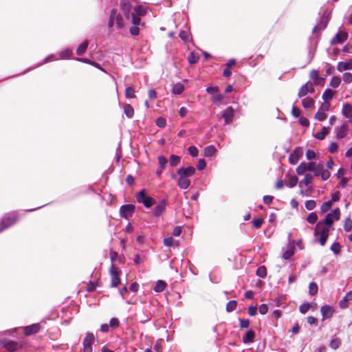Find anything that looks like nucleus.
Masks as SVG:
<instances>
[{
    "instance_id": "obj_1",
    "label": "nucleus",
    "mask_w": 352,
    "mask_h": 352,
    "mask_svg": "<svg viewBox=\"0 0 352 352\" xmlns=\"http://www.w3.org/2000/svg\"><path fill=\"white\" fill-rule=\"evenodd\" d=\"M331 229L324 225L323 223L318 221L316 223L314 230V236H320L318 242L321 246H324L329 238V232Z\"/></svg>"
},
{
    "instance_id": "obj_2",
    "label": "nucleus",
    "mask_w": 352,
    "mask_h": 352,
    "mask_svg": "<svg viewBox=\"0 0 352 352\" xmlns=\"http://www.w3.org/2000/svg\"><path fill=\"white\" fill-rule=\"evenodd\" d=\"M19 219L17 212L12 211L5 214L0 222V232L15 224Z\"/></svg>"
},
{
    "instance_id": "obj_3",
    "label": "nucleus",
    "mask_w": 352,
    "mask_h": 352,
    "mask_svg": "<svg viewBox=\"0 0 352 352\" xmlns=\"http://www.w3.org/2000/svg\"><path fill=\"white\" fill-rule=\"evenodd\" d=\"M1 344L9 352H15L19 349H22L26 344L24 341L16 342L9 339H3L1 341Z\"/></svg>"
},
{
    "instance_id": "obj_4",
    "label": "nucleus",
    "mask_w": 352,
    "mask_h": 352,
    "mask_svg": "<svg viewBox=\"0 0 352 352\" xmlns=\"http://www.w3.org/2000/svg\"><path fill=\"white\" fill-rule=\"evenodd\" d=\"M340 218V210L338 208L334 209L332 212L328 213L326 216L324 220L320 221V222H322L324 223V225H326L329 227V228H331V230L333 229V222L334 221H338Z\"/></svg>"
},
{
    "instance_id": "obj_5",
    "label": "nucleus",
    "mask_w": 352,
    "mask_h": 352,
    "mask_svg": "<svg viewBox=\"0 0 352 352\" xmlns=\"http://www.w3.org/2000/svg\"><path fill=\"white\" fill-rule=\"evenodd\" d=\"M136 200L138 203L142 204L146 208H151L155 204V201L153 198L146 196L145 189L142 190L137 194Z\"/></svg>"
},
{
    "instance_id": "obj_6",
    "label": "nucleus",
    "mask_w": 352,
    "mask_h": 352,
    "mask_svg": "<svg viewBox=\"0 0 352 352\" xmlns=\"http://www.w3.org/2000/svg\"><path fill=\"white\" fill-rule=\"evenodd\" d=\"M109 272L111 275V287H118V285H120V275L121 274V271L118 267H115L113 265H111Z\"/></svg>"
},
{
    "instance_id": "obj_7",
    "label": "nucleus",
    "mask_w": 352,
    "mask_h": 352,
    "mask_svg": "<svg viewBox=\"0 0 352 352\" xmlns=\"http://www.w3.org/2000/svg\"><path fill=\"white\" fill-rule=\"evenodd\" d=\"M135 206L133 204H126L122 205L120 208V215L128 219L129 217H132L133 214L135 212Z\"/></svg>"
},
{
    "instance_id": "obj_8",
    "label": "nucleus",
    "mask_w": 352,
    "mask_h": 352,
    "mask_svg": "<svg viewBox=\"0 0 352 352\" xmlns=\"http://www.w3.org/2000/svg\"><path fill=\"white\" fill-rule=\"evenodd\" d=\"M95 340L94 335L92 333H87L86 336L83 340V351L82 352H92V344Z\"/></svg>"
},
{
    "instance_id": "obj_9",
    "label": "nucleus",
    "mask_w": 352,
    "mask_h": 352,
    "mask_svg": "<svg viewBox=\"0 0 352 352\" xmlns=\"http://www.w3.org/2000/svg\"><path fill=\"white\" fill-rule=\"evenodd\" d=\"M348 38V33L345 30L339 31L331 40V45L341 44Z\"/></svg>"
},
{
    "instance_id": "obj_10",
    "label": "nucleus",
    "mask_w": 352,
    "mask_h": 352,
    "mask_svg": "<svg viewBox=\"0 0 352 352\" xmlns=\"http://www.w3.org/2000/svg\"><path fill=\"white\" fill-rule=\"evenodd\" d=\"M302 155V149L300 147L296 148L295 150L289 156V163L292 165L296 164Z\"/></svg>"
},
{
    "instance_id": "obj_11",
    "label": "nucleus",
    "mask_w": 352,
    "mask_h": 352,
    "mask_svg": "<svg viewBox=\"0 0 352 352\" xmlns=\"http://www.w3.org/2000/svg\"><path fill=\"white\" fill-rule=\"evenodd\" d=\"M320 312L322 316V320H324L325 319H329L332 317L334 309L331 306L325 305L320 308Z\"/></svg>"
},
{
    "instance_id": "obj_12",
    "label": "nucleus",
    "mask_w": 352,
    "mask_h": 352,
    "mask_svg": "<svg viewBox=\"0 0 352 352\" xmlns=\"http://www.w3.org/2000/svg\"><path fill=\"white\" fill-rule=\"evenodd\" d=\"M177 173L178 175H182L184 177H190L195 175V168L193 166H188L187 168H179Z\"/></svg>"
},
{
    "instance_id": "obj_13",
    "label": "nucleus",
    "mask_w": 352,
    "mask_h": 352,
    "mask_svg": "<svg viewBox=\"0 0 352 352\" xmlns=\"http://www.w3.org/2000/svg\"><path fill=\"white\" fill-rule=\"evenodd\" d=\"M166 205L167 203L165 199L161 200L153 210L154 216L157 217L162 215L166 209Z\"/></svg>"
},
{
    "instance_id": "obj_14",
    "label": "nucleus",
    "mask_w": 352,
    "mask_h": 352,
    "mask_svg": "<svg viewBox=\"0 0 352 352\" xmlns=\"http://www.w3.org/2000/svg\"><path fill=\"white\" fill-rule=\"evenodd\" d=\"M234 109L232 107L226 109L222 114V117L225 119V122L229 124L232 122L234 118Z\"/></svg>"
},
{
    "instance_id": "obj_15",
    "label": "nucleus",
    "mask_w": 352,
    "mask_h": 352,
    "mask_svg": "<svg viewBox=\"0 0 352 352\" xmlns=\"http://www.w3.org/2000/svg\"><path fill=\"white\" fill-rule=\"evenodd\" d=\"M41 329V325L38 323L33 324L24 327V333L26 336H31L38 333Z\"/></svg>"
},
{
    "instance_id": "obj_16",
    "label": "nucleus",
    "mask_w": 352,
    "mask_h": 352,
    "mask_svg": "<svg viewBox=\"0 0 352 352\" xmlns=\"http://www.w3.org/2000/svg\"><path fill=\"white\" fill-rule=\"evenodd\" d=\"M120 8L122 10L126 18H129L131 5L129 0H121Z\"/></svg>"
},
{
    "instance_id": "obj_17",
    "label": "nucleus",
    "mask_w": 352,
    "mask_h": 352,
    "mask_svg": "<svg viewBox=\"0 0 352 352\" xmlns=\"http://www.w3.org/2000/svg\"><path fill=\"white\" fill-rule=\"evenodd\" d=\"M111 11H115L114 22H116V26L118 29H122L124 26L123 17L121 14L118 12L117 9H112Z\"/></svg>"
},
{
    "instance_id": "obj_18",
    "label": "nucleus",
    "mask_w": 352,
    "mask_h": 352,
    "mask_svg": "<svg viewBox=\"0 0 352 352\" xmlns=\"http://www.w3.org/2000/svg\"><path fill=\"white\" fill-rule=\"evenodd\" d=\"M342 115L349 120H352V104L346 103L343 104L342 109Z\"/></svg>"
},
{
    "instance_id": "obj_19",
    "label": "nucleus",
    "mask_w": 352,
    "mask_h": 352,
    "mask_svg": "<svg viewBox=\"0 0 352 352\" xmlns=\"http://www.w3.org/2000/svg\"><path fill=\"white\" fill-rule=\"evenodd\" d=\"M179 179L177 181V185L182 189H187L190 185V181L187 177L179 175Z\"/></svg>"
},
{
    "instance_id": "obj_20",
    "label": "nucleus",
    "mask_w": 352,
    "mask_h": 352,
    "mask_svg": "<svg viewBox=\"0 0 352 352\" xmlns=\"http://www.w3.org/2000/svg\"><path fill=\"white\" fill-rule=\"evenodd\" d=\"M350 69H352V60L348 62H339L337 65V70L340 72Z\"/></svg>"
},
{
    "instance_id": "obj_21",
    "label": "nucleus",
    "mask_w": 352,
    "mask_h": 352,
    "mask_svg": "<svg viewBox=\"0 0 352 352\" xmlns=\"http://www.w3.org/2000/svg\"><path fill=\"white\" fill-rule=\"evenodd\" d=\"M254 338L255 332L252 329L248 330L245 335L243 337V342L245 344L252 343L254 342Z\"/></svg>"
},
{
    "instance_id": "obj_22",
    "label": "nucleus",
    "mask_w": 352,
    "mask_h": 352,
    "mask_svg": "<svg viewBox=\"0 0 352 352\" xmlns=\"http://www.w3.org/2000/svg\"><path fill=\"white\" fill-rule=\"evenodd\" d=\"M315 102L311 98H305L302 100V104L305 109H313L314 108Z\"/></svg>"
},
{
    "instance_id": "obj_23",
    "label": "nucleus",
    "mask_w": 352,
    "mask_h": 352,
    "mask_svg": "<svg viewBox=\"0 0 352 352\" xmlns=\"http://www.w3.org/2000/svg\"><path fill=\"white\" fill-rule=\"evenodd\" d=\"M89 43L87 41L82 42L77 48L76 54L78 56H82L87 50Z\"/></svg>"
},
{
    "instance_id": "obj_24",
    "label": "nucleus",
    "mask_w": 352,
    "mask_h": 352,
    "mask_svg": "<svg viewBox=\"0 0 352 352\" xmlns=\"http://www.w3.org/2000/svg\"><path fill=\"white\" fill-rule=\"evenodd\" d=\"M216 152L217 149L213 145L208 146L204 148L205 157H212L216 153Z\"/></svg>"
},
{
    "instance_id": "obj_25",
    "label": "nucleus",
    "mask_w": 352,
    "mask_h": 352,
    "mask_svg": "<svg viewBox=\"0 0 352 352\" xmlns=\"http://www.w3.org/2000/svg\"><path fill=\"white\" fill-rule=\"evenodd\" d=\"M199 59V54L196 53L195 52H190L188 57V61L191 65L197 63L198 62Z\"/></svg>"
},
{
    "instance_id": "obj_26",
    "label": "nucleus",
    "mask_w": 352,
    "mask_h": 352,
    "mask_svg": "<svg viewBox=\"0 0 352 352\" xmlns=\"http://www.w3.org/2000/svg\"><path fill=\"white\" fill-rule=\"evenodd\" d=\"M334 95V91L330 89H326L323 94H322V99L324 101H329L331 100Z\"/></svg>"
},
{
    "instance_id": "obj_27",
    "label": "nucleus",
    "mask_w": 352,
    "mask_h": 352,
    "mask_svg": "<svg viewBox=\"0 0 352 352\" xmlns=\"http://www.w3.org/2000/svg\"><path fill=\"white\" fill-rule=\"evenodd\" d=\"M184 90V86L183 84L178 82L173 85V93L174 94L179 95L181 94Z\"/></svg>"
},
{
    "instance_id": "obj_28",
    "label": "nucleus",
    "mask_w": 352,
    "mask_h": 352,
    "mask_svg": "<svg viewBox=\"0 0 352 352\" xmlns=\"http://www.w3.org/2000/svg\"><path fill=\"white\" fill-rule=\"evenodd\" d=\"M166 285V283L164 280H159L156 283L154 290L156 292H161L165 289Z\"/></svg>"
},
{
    "instance_id": "obj_29",
    "label": "nucleus",
    "mask_w": 352,
    "mask_h": 352,
    "mask_svg": "<svg viewBox=\"0 0 352 352\" xmlns=\"http://www.w3.org/2000/svg\"><path fill=\"white\" fill-rule=\"evenodd\" d=\"M131 14H135L137 16H143L146 15V10L142 6H138L134 8V12Z\"/></svg>"
},
{
    "instance_id": "obj_30",
    "label": "nucleus",
    "mask_w": 352,
    "mask_h": 352,
    "mask_svg": "<svg viewBox=\"0 0 352 352\" xmlns=\"http://www.w3.org/2000/svg\"><path fill=\"white\" fill-rule=\"evenodd\" d=\"M298 179L296 175H289L288 181L286 185L290 188H293L296 186Z\"/></svg>"
},
{
    "instance_id": "obj_31",
    "label": "nucleus",
    "mask_w": 352,
    "mask_h": 352,
    "mask_svg": "<svg viewBox=\"0 0 352 352\" xmlns=\"http://www.w3.org/2000/svg\"><path fill=\"white\" fill-rule=\"evenodd\" d=\"M348 126L346 124H342L337 132V138L339 139L343 138L346 134Z\"/></svg>"
},
{
    "instance_id": "obj_32",
    "label": "nucleus",
    "mask_w": 352,
    "mask_h": 352,
    "mask_svg": "<svg viewBox=\"0 0 352 352\" xmlns=\"http://www.w3.org/2000/svg\"><path fill=\"white\" fill-rule=\"evenodd\" d=\"M223 98L224 96L223 94L217 93L216 94H213L211 100L214 104L219 105Z\"/></svg>"
},
{
    "instance_id": "obj_33",
    "label": "nucleus",
    "mask_w": 352,
    "mask_h": 352,
    "mask_svg": "<svg viewBox=\"0 0 352 352\" xmlns=\"http://www.w3.org/2000/svg\"><path fill=\"white\" fill-rule=\"evenodd\" d=\"M124 111L125 115L129 118H131L133 116L134 114V110L132 106L129 104H126L124 107Z\"/></svg>"
},
{
    "instance_id": "obj_34",
    "label": "nucleus",
    "mask_w": 352,
    "mask_h": 352,
    "mask_svg": "<svg viewBox=\"0 0 352 352\" xmlns=\"http://www.w3.org/2000/svg\"><path fill=\"white\" fill-rule=\"evenodd\" d=\"M180 160H181V158L179 156L176 155H171L170 156V159H169L170 166L172 167H175V166H177L179 164V163L180 162Z\"/></svg>"
},
{
    "instance_id": "obj_35",
    "label": "nucleus",
    "mask_w": 352,
    "mask_h": 352,
    "mask_svg": "<svg viewBox=\"0 0 352 352\" xmlns=\"http://www.w3.org/2000/svg\"><path fill=\"white\" fill-rule=\"evenodd\" d=\"M318 285L315 282H311L309 285V294L311 296H314L318 293Z\"/></svg>"
},
{
    "instance_id": "obj_36",
    "label": "nucleus",
    "mask_w": 352,
    "mask_h": 352,
    "mask_svg": "<svg viewBox=\"0 0 352 352\" xmlns=\"http://www.w3.org/2000/svg\"><path fill=\"white\" fill-rule=\"evenodd\" d=\"M307 170V163L303 162H301L296 168V173L298 175H303Z\"/></svg>"
},
{
    "instance_id": "obj_37",
    "label": "nucleus",
    "mask_w": 352,
    "mask_h": 352,
    "mask_svg": "<svg viewBox=\"0 0 352 352\" xmlns=\"http://www.w3.org/2000/svg\"><path fill=\"white\" fill-rule=\"evenodd\" d=\"M328 133V129L326 127H323L321 131L316 133L315 138L318 140H322L325 138Z\"/></svg>"
},
{
    "instance_id": "obj_38",
    "label": "nucleus",
    "mask_w": 352,
    "mask_h": 352,
    "mask_svg": "<svg viewBox=\"0 0 352 352\" xmlns=\"http://www.w3.org/2000/svg\"><path fill=\"white\" fill-rule=\"evenodd\" d=\"M256 275L260 278H265L267 275V269L264 265L260 266L256 270Z\"/></svg>"
},
{
    "instance_id": "obj_39",
    "label": "nucleus",
    "mask_w": 352,
    "mask_h": 352,
    "mask_svg": "<svg viewBox=\"0 0 352 352\" xmlns=\"http://www.w3.org/2000/svg\"><path fill=\"white\" fill-rule=\"evenodd\" d=\"M307 94H308V87H307V85L306 82L305 84L302 85L301 87L300 88L298 93V96L299 98H302V97L305 96Z\"/></svg>"
},
{
    "instance_id": "obj_40",
    "label": "nucleus",
    "mask_w": 352,
    "mask_h": 352,
    "mask_svg": "<svg viewBox=\"0 0 352 352\" xmlns=\"http://www.w3.org/2000/svg\"><path fill=\"white\" fill-rule=\"evenodd\" d=\"M344 230L345 232H350L352 229V219L350 217H347L344 223Z\"/></svg>"
},
{
    "instance_id": "obj_41",
    "label": "nucleus",
    "mask_w": 352,
    "mask_h": 352,
    "mask_svg": "<svg viewBox=\"0 0 352 352\" xmlns=\"http://www.w3.org/2000/svg\"><path fill=\"white\" fill-rule=\"evenodd\" d=\"M340 82H341V79L340 77L333 76L331 78L329 84H330L331 87H332L333 88H336L340 85Z\"/></svg>"
},
{
    "instance_id": "obj_42",
    "label": "nucleus",
    "mask_w": 352,
    "mask_h": 352,
    "mask_svg": "<svg viewBox=\"0 0 352 352\" xmlns=\"http://www.w3.org/2000/svg\"><path fill=\"white\" fill-rule=\"evenodd\" d=\"M125 96L128 98H135L134 89L131 87H128L125 89Z\"/></svg>"
},
{
    "instance_id": "obj_43",
    "label": "nucleus",
    "mask_w": 352,
    "mask_h": 352,
    "mask_svg": "<svg viewBox=\"0 0 352 352\" xmlns=\"http://www.w3.org/2000/svg\"><path fill=\"white\" fill-rule=\"evenodd\" d=\"M317 220L318 215L316 212H311L307 217V221L311 224H314Z\"/></svg>"
},
{
    "instance_id": "obj_44",
    "label": "nucleus",
    "mask_w": 352,
    "mask_h": 352,
    "mask_svg": "<svg viewBox=\"0 0 352 352\" xmlns=\"http://www.w3.org/2000/svg\"><path fill=\"white\" fill-rule=\"evenodd\" d=\"M314 177L311 174L307 173L305 175L304 179H303V184L307 186L309 184H311L313 182Z\"/></svg>"
},
{
    "instance_id": "obj_45",
    "label": "nucleus",
    "mask_w": 352,
    "mask_h": 352,
    "mask_svg": "<svg viewBox=\"0 0 352 352\" xmlns=\"http://www.w3.org/2000/svg\"><path fill=\"white\" fill-rule=\"evenodd\" d=\"M237 302L236 300H230L226 305V310L228 312L234 311L236 308Z\"/></svg>"
},
{
    "instance_id": "obj_46",
    "label": "nucleus",
    "mask_w": 352,
    "mask_h": 352,
    "mask_svg": "<svg viewBox=\"0 0 352 352\" xmlns=\"http://www.w3.org/2000/svg\"><path fill=\"white\" fill-rule=\"evenodd\" d=\"M332 203L330 201L323 203L320 207V211L322 213L327 212L331 207Z\"/></svg>"
},
{
    "instance_id": "obj_47",
    "label": "nucleus",
    "mask_w": 352,
    "mask_h": 352,
    "mask_svg": "<svg viewBox=\"0 0 352 352\" xmlns=\"http://www.w3.org/2000/svg\"><path fill=\"white\" fill-rule=\"evenodd\" d=\"M327 114L325 112L318 110L316 113L315 114V118L318 119L320 121H324L327 119Z\"/></svg>"
},
{
    "instance_id": "obj_48",
    "label": "nucleus",
    "mask_w": 352,
    "mask_h": 352,
    "mask_svg": "<svg viewBox=\"0 0 352 352\" xmlns=\"http://www.w3.org/2000/svg\"><path fill=\"white\" fill-rule=\"evenodd\" d=\"M331 250L336 254H338L341 251V245L339 243L335 242L331 246Z\"/></svg>"
},
{
    "instance_id": "obj_49",
    "label": "nucleus",
    "mask_w": 352,
    "mask_h": 352,
    "mask_svg": "<svg viewBox=\"0 0 352 352\" xmlns=\"http://www.w3.org/2000/svg\"><path fill=\"white\" fill-rule=\"evenodd\" d=\"M252 223H253V226L255 228L258 229L262 226L263 223H264V220L262 218L254 219Z\"/></svg>"
},
{
    "instance_id": "obj_50",
    "label": "nucleus",
    "mask_w": 352,
    "mask_h": 352,
    "mask_svg": "<svg viewBox=\"0 0 352 352\" xmlns=\"http://www.w3.org/2000/svg\"><path fill=\"white\" fill-rule=\"evenodd\" d=\"M340 344H341L340 339V338H335V339H333V340H332L331 341L329 346L333 349H337L338 348H339Z\"/></svg>"
},
{
    "instance_id": "obj_51",
    "label": "nucleus",
    "mask_w": 352,
    "mask_h": 352,
    "mask_svg": "<svg viewBox=\"0 0 352 352\" xmlns=\"http://www.w3.org/2000/svg\"><path fill=\"white\" fill-rule=\"evenodd\" d=\"M316 206V203L314 200H308L305 202V208L308 210H311L314 209Z\"/></svg>"
},
{
    "instance_id": "obj_52",
    "label": "nucleus",
    "mask_w": 352,
    "mask_h": 352,
    "mask_svg": "<svg viewBox=\"0 0 352 352\" xmlns=\"http://www.w3.org/2000/svg\"><path fill=\"white\" fill-rule=\"evenodd\" d=\"M343 80L346 84H350L352 82V74L349 72H345L342 76Z\"/></svg>"
},
{
    "instance_id": "obj_53",
    "label": "nucleus",
    "mask_w": 352,
    "mask_h": 352,
    "mask_svg": "<svg viewBox=\"0 0 352 352\" xmlns=\"http://www.w3.org/2000/svg\"><path fill=\"white\" fill-rule=\"evenodd\" d=\"M349 300L346 298V296H344V297L339 302L340 307L342 309H346L349 307Z\"/></svg>"
},
{
    "instance_id": "obj_54",
    "label": "nucleus",
    "mask_w": 352,
    "mask_h": 352,
    "mask_svg": "<svg viewBox=\"0 0 352 352\" xmlns=\"http://www.w3.org/2000/svg\"><path fill=\"white\" fill-rule=\"evenodd\" d=\"M239 327L241 328H248L249 326H250V320L249 319H243V318H239Z\"/></svg>"
},
{
    "instance_id": "obj_55",
    "label": "nucleus",
    "mask_w": 352,
    "mask_h": 352,
    "mask_svg": "<svg viewBox=\"0 0 352 352\" xmlns=\"http://www.w3.org/2000/svg\"><path fill=\"white\" fill-rule=\"evenodd\" d=\"M131 22L133 25H140L141 24V16L135 15V14H131Z\"/></svg>"
},
{
    "instance_id": "obj_56",
    "label": "nucleus",
    "mask_w": 352,
    "mask_h": 352,
    "mask_svg": "<svg viewBox=\"0 0 352 352\" xmlns=\"http://www.w3.org/2000/svg\"><path fill=\"white\" fill-rule=\"evenodd\" d=\"M294 250L292 248H290L284 252V253L283 254V258L285 260H288L294 255Z\"/></svg>"
},
{
    "instance_id": "obj_57",
    "label": "nucleus",
    "mask_w": 352,
    "mask_h": 352,
    "mask_svg": "<svg viewBox=\"0 0 352 352\" xmlns=\"http://www.w3.org/2000/svg\"><path fill=\"white\" fill-rule=\"evenodd\" d=\"M158 159V162H159V164H160V168H164L166 165L167 164V159L163 156V155H160L157 157Z\"/></svg>"
},
{
    "instance_id": "obj_58",
    "label": "nucleus",
    "mask_w": 352,
    "mask_h": 352,
    "mask_svg": "<svg viewBox=\"0 0 352 352\" xmlns=\"http://www.w3.org/2000/svg\"><path fill=\"white\" fill-rule=\"evenodd\" d=\"M305 156L308 160H311L316 158V153L314 152V151L308 149L306 151Z\"/></svg>"
},
{
    "instance_id": "obj_59",
    "label": "nucleus",
    "mask_w": 352,
    "mask_h": 352,
    "mask_svg": "<svg viewBox=\"0 0 352 352\" xmlns=\"http://www.w3.org/2000/svg\"><path fill=\"white\" fill-rule=\"evenodd\" d=\"M309 309H310V305L308 302L307 303L302 304L299 307V311L302 314L307 313L309 311Z\"/></svg>"
},
{
    "instance_id": "obj_60",
    "label": "nucleus",
    "mask_w": 352,
    "mask_h": 352,
    "mask_svg": "<svg viewBox=\"0 0 352 352\" xmlns=\"http://www.w3.org/2000/svg\"><path fill=\"white\" fill-rule=\"evenodd\" d=\"M120 322L118 318H113L110 320L109 326L113 329H116L119 327Z\"/></svg>"
},
{
    "instance_id": "obj_61",
    "label": "nucleus",
    "mask_w": 352,
    "mask_h": 352,
    "mask_svg": "<svg viewBox=\"0 0 352 352\" xmlns=\"http://www.w3.org/2000/svg\"><path fill=\"white\" fill-rule=\"evenodd\" d=\"M156 124L159 126V127H161V128H164L166 126V120L162 118V117H160V118H158L157 120H156Z\"/></svg>"
},
{
    "instance_id": "obj_62",
    "label": "nucleus",
    "mask_w": 352,
    "mask_h": 352,
    "mask_svg": "<svg viewBox=\"0 0 352 352\" xmlns=\"http://www.w3.org/2000/svg\"><path fill=\"white\" fill-rule=\"evenodd\" d=\"M129 31L131 35L138 36L140 33V28L138 25H133V26L130 28Z\"/></svg>"
},
{
    "instance_id": "obj_63",
    "label": "nucleus",
    "mask_w": 352,
    "mask_h": 352,
    "mask_svg": "<svg viewBox=\"0 0 352 352\" xmlns=\"http://www.w3.org/2000/svg\"><path fill=\"white\" fill-rule=\"evenodd\" d=\"M188 151L192 157H197L198 155V149L195 146H189Z\"/></svg>"
},
{
    "instance_id": "obj_64",
    "label": "nucleus",
    "mask_w": 352,
    "mask_h": 352,
    "mask_svg": "<svg viewBox=\"0 0 352 352\" xmlns=\"http://www.w3.org/2000/svg\"><path fill=\"white\" fill-rule=\"evenodd\" d=\"M300 113H301V111L300 109L297 107H295L294 106L292 107V115L294 117V118H299L300 116Z\"/></svg>"
}]
</instances>
